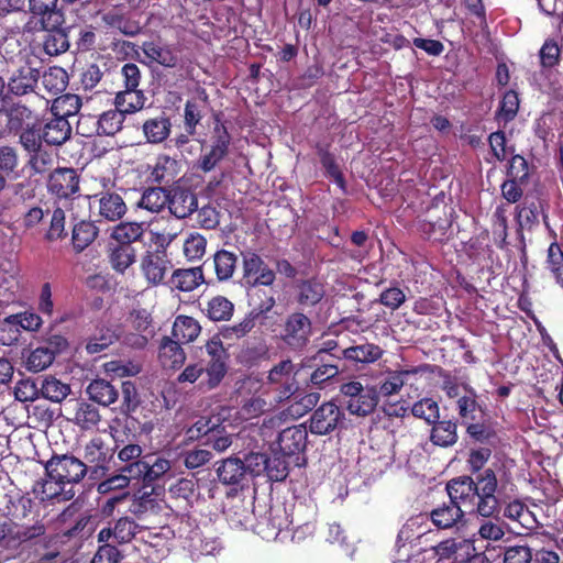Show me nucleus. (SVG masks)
<instances>
[{
	"label": "nucleus",
	"instance_id": "f257e3e1",
	"mask_svg": "<svg viewBox=\"0 0 563 563\" xmlns=\"http://www.w3.org/2000/svg\"><path fill=\"white\" fill-rule=\"evenodd\" d=\"M53 541L44 519H34L32 523L0 520V563L16 560L23 554L33 556L37 563H54L59 552L53 549Z\"/></svg>",
	"mask_w": 563,
	"mask_h": 563
},
{
	"label": "nucleus",
	"instance_id": "f03ea898",
	"mask_svg": "<svg viewBox=\"0 0 563 563\" xmlns=\"http://www.w3.org/2000/svg\"><path fill=\"white\" fill-rule=\"evenodd\" d=\"M449 498L461 508L483 518L497 519L501 512V500L498 498V478L490 467L484 468L475 477L459 476L450 479L445 487Z\"/></svg>",
	"mask_w": 563,
	"mask_h": 563
},
{
	"label": "nucleus",
	"instance_id": "7ed1b4c3",
	"mask_svg": "<svg viewBox=\"0 0 563 563\" xmlns=\"http://www.w3.org/2000/svg\"><path fill=\"white\" fill-rule=\"evenodd\" d=\"M45 477L33 486L41 501H69L75 496L73 487L88 476L84 461L70 453H54L44 463Z\"/></svg>",
	"mask_w": 563,
	"mask_h": 563
},
{
	"label": "nucleus",
	"instance_id": "20e7f679",
	"mask_svg": "<svg viewBox=\"0 0 563 563\" xmlns=\"http://www.w3.org/2000/svg\"><path fill=\"white\" fill-rule=\"evenodd\" d=\"M134 428V419L125 420L122 431L112 434L114 441V453L122 465L118 468L121 472H128L129 476L139 475L143 466V462L147 456H142L143 449L139 443L137 437L132 432Z\"/></svg>",
	"mask_w": 563,
	"mask_h": 563
},
{
	"label": "nucleus",
	"instance_id": "39448f33",
	"mask_svg": "<svg viewBox=\"0 0 563 563\" xmlns=\"http://www.w3.org/2000/svg\"><path fill=\"white\" fill-rule=\"evenodd\" d=\"M313 529L311 522L296 526L294 519H289L286 507L282 505L271 506L255 525L256 533L266 541L277 540L283 531L291 530L296 537L300 530L312 533Z\"/></svg>",
	"mask_w": 563,
	"mask_h": 563
},
{
	"label": "nucleus",
	"instance_id": "423d86ee",
	"mask_svg": "<svg viewBox=\"0 0 563 563\" xmlns=\"http://www.w3.org/2000/svg\"><path fill=\"white\" fill-rule=\"evenodd\" d=\"M250 474L254 477L265 475L271 482H284L294 466V461L271 445V454L251 452L246 455Z\"/></svg>",
	"mask_w": 563,
	"mask_h": 563
},
{
	"label": "nucleus",
	"instance_id": "0eeeda50",
	"mask_svg": "<svg viewBox=\"0 0 563 563\" xmlns=\"http://www.w3.org/2000/svg\"><path fill=\"white\" fill-rule=\"evenodd\" d=\"M170 239L156 233L154 250H147L141 257L140 268L148 285L158 286L164 283L165 276L172 268V260L167 254Z\"/></svg>",
	"mask_w": 563,
	"mask_h": 563
},
{
	"label": "nucleus",
	"instance_id": "6e6552de",
	"mask_svg": "<svg viewBox=\"0 0 563 563\" xmlns=\"http://www.w3.org/2000/svg\"><path fill=\"white\" fill-rule=\"evenodd\" d=\"M34 115L22 104L0 109V139L19 136L20 141H35Z\"/></svg>",
	"mask_w": 563,
	"mask_h": 563
},
{
	"label": "nucleus",
	"instance_id": "1a4fd4ad",
	"mask_svg": "<svg viewBox=\"0 0 563 563\" xmlns=\"http://www.w3.org/2000/svg\"><path fill=\"white\" fill-rule=\"evenodd\" d=\"M340 393L347 411L358 417L371 415L379 401L376 386H363L356 380L343 383L340 386Z\"/></svg>",
	"mask_w": 563,
	"mask_h": 563
},
{
	"label": "nucleus",
	"instance_id": "9d476101",
	"mask_svg": "<svg viewBox=\"0 0 563 563\" xmlns=\"http://www.w3.org/2000/svg\"><path fill=\"white\" fill-rule=\"evenodd\" d=\"M312 333V320L303 311L297 310L285 317L279 338L288 349L300 352L309 344Z\"/></svg>",
	"mask_w": 563,
	"mask_h": 563
},
{
	"label": "nucleus",
	"instance_id": "9b49d317",
	"mask_svg": "<svg viewBox=\"0 0 563 563\" xmlns=\"http://www.w3.org/2000/svg\"><path fill=\"white\" fill-rule=\"evenodd\" d=\"M453 210L446 206H431L416 221L417 231L427 240L443 241L452 227Z\"/></svg>",
	"mask_w": 563,
	"mask_h": 563
},
{
	"label": "nucleus",
	"instance_id": "f8f14e48",
	"mask_svg": "<svg viewBox=\"0 0 563 563\" xmlns=\"http://www.w3.org/2000/svg\"><path fill=\"white\" fill-rule=\"evenodd\" d=\"M308 431L303 424L288 427L278 433L277 440L272 445L294 461V466L302 467L307 463L305 451L307 448Z\"/></svg>",
	"mask_w": 563,
	"mask_h": 563
},
{
	"label": "nucleus",
	"instance_id": "ddd939ff",
	"mask_svg": "<svg viewBox=\"0 0 563 563\" xmlns=\"http://www.w3.org/2000/svg\"><path fill=\"white\" fill-rule=\"evenodd\" d=\"M82 456L88 468V477L97 481L108 476L114 450L109 448L102 438L95 437L85 444Z\"/></svg>",
	"mask_w": 563,
	"mask_h": 563
},
{
	"label": "nucleus",
	"instance_id": "4468645a",
	"mask_svg": "<svg viewBox=\"0 0 563 563\" xmlns=\"http://www.w3.org/2000/svg\"><path fill=\"white\" fill-rule=\"evenodd\" d=\"M65 410L66 419L84 432L98 430L102 421L99 408L84 398L68 400Z\"/></svg>",
	"mask_w": 563,
	"mask_h": 563
},
{
	"label": "nucleus",
	"instance_id": "2eb2a0df",
	"mask_svg": "<svg viewBox=\"0 0 563 563\" xmlns=\"http://www.w3.org/2000/svg\"><path fill=\"white\" fill-rule=\"evenodd\" d=\"M345 415L333 401L323 402L309 419V430L312 434L325 435L332 433L344 423Z\"/></svg>",
	"mask_w": 563,
	"mask_h": 563
},
{
	"label": "nucleus",
	"instance_id": "dca6fc26",
	"mask_svg": "<svg viewBox=\"0 0 563 563\" xmlns=\"http://www.w3.org/2000/svg\"><path fill=\"white\" fill-rule=\"evenodd\" d=\"M429 369L431 364L427 363L410 368L387 369L378 384V396L389 397L399 394L404 386L413 385L412 378L418 374H426Z\"/></svg>",
	"mask_w": 563,
	"mask_h": 563
},
{
	"label": "nucleus",
	"instance_id": "f3484780",
	"mask_svg": "<svg viewBox=\"0 0 563 563\" xmlns=\"http://www.w3.org/2000/svg\"><path fill=\"white\" fill-rule=\"evenodd\" d=\"M548 202L539 197L529 198L517 203L515 208V219L520 229L532 230L540 223V216L547 228H550L549 216L547 212Z\"/></svg>",
	"mask_w": 563,
	"mask_h": 563
},
{
	"label": "nucleus",
	"instance_id": "a211bd4d",
	"mask_svg": "<svg viewBox=\"0 0 563 563\" xmlns=\"http://www.w3.org/2000/svg\"><path fill=\"white\" fill-rule=\"evenodd\" d=\"M243 278L253 286H271L276 279L273 269L253 250L241 252Z\"/></svg>",
	"mask_w": 563,
	"mask_h": 563
},
{
	"label": "nucleus",
	"instance_id": "6ab92c4d",
	"mask_svg": "<svg viewBox=\"0 0 563 563\" xmlns=\"http://www.w3.org/2000/svg\"><path fill=\"white\" fill-rule=\"evenodd\" d=\"M295 365L290 360H283L269 371L267 379L269 385L278 391L277 401L289 399L298 387L294 378Z\"/></svg>",
	"mask_w": 563,
	"mask_h": 563
},
{
	"label": "nucleus",
	"instance_id": "aec40b11",
	"mask_svg": "<svg viewBox=\"0 0 563 563\" xmlns=\"http://www.w3.org/2000/svg\"><path fill=\"white\" fill-rule=\"evenodd\" d=\"M292 296L303 311L321 302L325 296V286L317 277L297 279L292 286Z\"/></svg>",
	"mask_w": 563,
	"mask_h": 563
},
{
	"label": "nucleus",
	"instance_id": "412c9836",
	"mask_svg": "<svg viewBox=\"0 0 563 563\" xmlns=\"http://www.w3.org/2000/svg\"><path fill=\"white\" fill-rule=\"evenodd\" d=\"M47 190L57 198L67 199L79 190V176L74 168H56L49 174Z\"/></svg>",
	"mask_w": 563,
	"mask_h": 563
},
{
	"label": "nucleus",
	"instance_id": "4be33fe9",
	"mask_svg": "<svg viewBox=\"0 0 563 563\" xmlns=\"http://www.w3.org/2000/svg\"><path fill=\"white\" fill-rule=\"evenodd\" d=\"M203 265L212 267L218 283H227L233 279L238 271L239 256L235 252L222 247L206 260Z\"/></svg>",
	"mask_w": 563,
	"mask_h": 563
},
{
	"label": "nucleus",
	"instance_id": "5701e85b",
	"mask_svg": "<svg viewBox=\"0 0 563 563\" xmlns=\"http://www.w3.org/2000/svg\"><path fill=\"white\" fill-rule=\"evenodd\" d=\"M3 499L5 519L13 521L25 519L34 506V501L29 496V493H24L19 488L8 490Z\"/></svg>",
	"mask_w": 563,
	"mask_h": 563
},
{
	"label": "nucleus",
	"instance_id": "b1692460",
	"mask_svg": "<svg viewBox=\"0 0 563 563\" xmlns=\"http://www.w3.org/2000/svg\"><path fill=\"white\" fill-rule=\"evenodd\" d=\"M33 128L35 130V141H68L71 134V126L67 119L55 115L46 123L34 117Z\"/></svg>",
	"mask_w": 563,
	"mask_h": 563
},
{
	"label": "nucleus",
	"instance_id": "393cba45",
	"mask_svg": "<svg viewBox=\"0 0 563 563\" xmlns=\"http://www.w3.org/2000/svg\"><path fill=\"white\" fill-rule=\"evenodd\" d=\"M198 209L196 195L188 188L175 187L169 190L168 210L177 219H185Z\"/></svg>",
	"mask_w": 563,
	"mask_h": 563
},
{
	"label": "nucleus",
	"instance_id": "a878e982",
	"mask_svg": "<svg viewBox=\"0 0 563 563\" xmlns=\"http://www.w3.org/2000/svg\"><path fill=\"white\" fill-rule=\"evenodd\" d=\"M208 107V95L206 90H199L197 96L188 99L184 109V128L188 135H194L196 129L203 118Z\"/></svg>",
	"mask_w": 563,
	"mask_h": 563
},
{
	"label": "nucleus",
	"instance_id": "bb28decb",
	"mask_svg": "<svg viewBox=\"0 0 563 563\" xmlns=\"http://www.w3.org/2000/svg\"><path fill=\"white\" fill-rule=\"evenodd\" d=\"M88 399L102 407H110L119 398V388L104 378H95L86 386Z\"/></svg>",
	"mask_w": 563,
	"mask_h": 563
},
{
	"label": "nucleus",
	"instance_id": "cd10ccee",
	"mask_svg": "<svg viewBox=\"0 0 563 563\" xmlns=\"http://www.w3.org/2000/svg\"><path fill=\"white\" fill-rule=\"evenodd\" d=\"M158 360L164 368H180L186 361L181 343L172 336H163L158 347Z\"/></svg>",
	"mask_w": 563,
	"mask_h": 563
},
{
	"label": "nucleus",
	"instance_id": "c85d7f7f",
	"mask_svg": "<svg viewBox=\"0 0 563 563\" xmlns=\"http://www.w3.org/2000/svg\"><path fill=\"white\" fill-rule=\"evenodd\" d=\"M250 474L249 462L239 457L223 460L217 468V476L223 485H239Z\"/></svg>",
	"mask_w": 563,
	"mask_h": 563
},
{
	"label": "nucleus",
	"instance_id": "c756f323",
	"mask_svg": "<svg viewBox=\"0 0 563 563\" xmlns=\"http://www.w3.org/2000/svg\"><path fill=\"white\" fill-rule=\"evenodd\" d=\"M30 152L29 164L37 174L47 172L54 164L55 153L52 145H63L64 143H22Z\"/></svg>",
	"mask_w": 563,
	"mask_h": 563
},
{
	"label": "nucleus",
	"instance_id": "7c9ffc66",
	"mask_svg": "<svg viewBox=\"0 0 563 563\" xmlns=\"http://www.w3.org/2000/svg\"><path fill=\"white\" fill-rule=\"evenodd\" d=\"M99 235V228L91 220H79L71 227V247L76 254L82 253Z\"/></svg>",
	"mask_w": 563,
	"mask_h": 563
},
{
	"label": "nucleus",
	"instance_id": "2f4dec72",
	"mask_svg": "<svg viewBox=\"0 0 563 563\" xmlns=\"http://www.w3.org/2000/svg\"><path fill=\"white\" fill-rule=\"evenodd\" d=\"M99 216L108 221L121 220L128 211V207L121 195L106 190L99 195Z\"/></svg>",
	"mask_w": 563,
	"mask_h": 563
},
{
	"label": "nucleus",
	"instance_id": "473e14b6",
	"mask_svg": "<svg viewBox=\"0 0 563 563\" xmlns=\"http://www.w3.org/2000/svg\"><path fill=\"white\" fill-rule=\"evenodd\" d=\"M344 360L355 364H372L384 355V350L374 343L365 342L341 350Z\"/></svg>",
	"mask_w": 563,
	"mask_h": 563
},
{
	"label": "nucleus",
	"instance_id": "72a5a7b5",
	"mask_svg": "<svg viewBox=\"0 0 563 563\" xmlns=\"http://www.w3.org/2000/svg\"><path fill=\"white\" fill-rule=\"evenodd\" d=\"M465 510H463L455 501L449 500L431 510L430 519L432 523L439 529H450L455 527L464 518Z\"/></svg>",
	"mask_w": 563,
	"mask_h": 563
},
{
	"label": "nucleus",
	"instance_id": "f704fd0d",
	"mask_svg": "<svg viewBox=\"0 0 563 563\" xmlns=\"http://www.w3.org/2000/svg\"><path fill=\"white\" fill-rule=\"evenodd\" d=\"M430 430V441L433 445L440 448L453 446L457 440V422L454 420H440L435 419Z\"/></svg>",
	"mask_w": 563,
	"mask_h": 563
},
{
	"label": "nucleus",
	"instance_id": "c9c22d12",
	"mask_svg": "<svg viewBox=\"0 0 563 563\" xmlns=\"http://www.w3.org/2000/svg\"><path fill=\"white\" fill-rule=\"evenodd\" d=\"M170 283L179 291L189 292L205 282L202 266L191 268H177L173 272Z\"/></svg>",
	"mask_w": 563,
	"mask_h": 563
},
{
	"label": "nucleus",
	"instance_id": "e433bc0d",
	"mask_svg": "<svg viewBox=\"0 0 563 563\" xmlns=\"http://www.w3.org/2000/svg\"><path fill=\"white\" fill-rule=\"evenodd\" d=\"M201 312L212 322L229 321L234 314V303L222 295L210 298Z\"/></svg>",
	"mask_w": 563,
	"mask_h": 563
},
{
	"label": "nucleus",
	"instance_id": "4c0bfd02",
	"mask_svg": "<svg viewBox=\"0 0 563 563\" xmlns=\"http://www.w3.org/2000/svg\"><path fill=\"white\" fill-rule=\"evenodd\" d=\"M201 333L200 323L190 316L179 314L175 318L172 328V338L181 344L194 342Z\"/></svg>",
	"mask_w": 563,
	"mask_h": 563
},
{
	"label": "nucleus",
	"instance_id": "58836bf2",
	"mask_svg": "<svg viewBox=\"0 0 563 563\" xmlns=\"http://www.w3.org/2000/svg\"><path fill=\"white\" fill-rule=\"evenodd\" d=\"M38 71L32 67H21L10 77L8 82L9 90L22 96L32 91L37 82Z\"/></svg>",
	"mask_w": 563,
	"mask_h": 563
},
{
	"label": "nucleus",
	"instance_id": "ea45409f",
	"mask_svg": "<svg viewBox=\"0 0 563 563\" xmlns=\"http://www.w3.org/2000/svg\"><path fill=\"white\" fill-rule=\"evenodd\" d=\"M68 236L66 229V212L58 205L54 206L51 212L48 225L44 232L43 239L47 243L63 241Z\"/></svg>",
	"mask_w": 563,
	"mask_h": 563
},
{
	"label": "nucleus",
	"instance_id": "a19ab883",
	"mask_svg": "<svg viewBox=\"0 0 563 563\" xmlns=\"http://www.w3.org/2000/svg\"><path fill=\"white\" fill-rule=\"evenodd\" d=\"M145 101L146 97L142 90L124 89L119 91L114 98L117 111L122 115L141 110L144 107Z\"/></svg>",
	"mask_w": 563,
	"mask_h": 563
},
{
	"label": "nucleus",
	"instance_id": "79ce46f5",
	"mask_svg": "<svg viewBox=\"0 0 563 563\" xmlns=\"http://www.w3.org/2000/svg\"><path fill=\"white\" fill-rule=\"evenodd\" d=\"M143 466L136 476L137 481H142L144 488L162 478L172 467L170 462L164 457H156L154 462H150L146 457Z\"/></svg>",
	"mask_w": 563,
	"mask_h": 563
},
{
	"label": "nucleus",
	"instance_id": "37998d69",
	"mask_svg": "<svg viewBox=\"0 0 563 563\" xmlns=\"http://www.w3.org/2000/svg\"><path fill=\"white\" fill-rule=\"evenodd\" d=\"M169 191L163 187H148L146 188L137 206L153 213L161 212L165 207H168Z\"/></svg>",
	"mask_w": 563,
	"mask_h": 563
},
{
	"label": "nucleus",
	"instance_id": "c03bdc74",
	"mask_svg": "<svg viewBox=\"0 0 563 563\" xmlns=\"http://www.w3.org/2000/svg\"><path fill=\"white\" fill-rule=\"evenodd\" d=\"M145 233L144 223L140 222H121L113 228L111 238L120 244L132 245L134 242L141 241Z\"/></svg>",
	"mask_w": 563,
	"mask_h": 563
},
{
	"label": "nucleus",
	"instance_id": "a18cd8bd",
	"mask_svg": "<svg viewBox=\"0 0 563 563\" xmlns=\"http://www.w3.org/2000/svg\"><path fill=\"white\" fill-rule=\"evenodd\" d=\"M142 51L151 62H155L165 67H175L178 58L167 46H161L153 41L144 42Z\"/></svg>",
	"mask_w": 563,
	"mask_h": 563
},
{
	"label": "nucleus",
	"instance_id": "49530a36",
	"mask_svg": "<svg viewBox=\"0 0 563 563\" xmlns=\"http://www.w3.org/2000/svg\"><path fill=\"white\" fill-rule=\"evenodd\" d=\"M30 10L34 14L29 22L25 23L23 31L31 32L34 30H43L45 27L44 20L36 16H43L54 11L57 0H29Z\"/></svg>",
	"mask_w": 563,
	"mask_h": 563
},
{
	"label": "nucleus",
	"instance_id": "de8ad7c7",
	"mask_svg": "<svg viewBox=\"0 0 563 563\" xmlns=\"http://www.w3.org/2000/svg\"><path fill=\"white\" fill-rule=\"evenodd\" d=\"M135 257L136 251L133 245H123L120 243H117L109 254L111 266L118 273H124V271L135 262Z\"/></svg>",
	"mask_w": 563,
	"mask_h": 563
},
{
	"label": "nucleus",
	"instance_id": "09e8293b",
	"mask_svg": "<svg viewBox=\"0 0 563 563\" xmlns=\"http://www.w3.org/2000/svg\"><path fill=\"white\" fill-rule=\"evenodd\" d=\"M177 174L178 162L169 156H159L152 170L151 178L158 184H169L174 181Z\"/></svg>",
	"mask_w": 563,
	"mask_h": 563
},
{
	"label": "nucleus",
	"instance_id": "8fccbe9b",
	"mask_svg": "<svg viewBox=\"0 0 563 563\" xmlns=\"http://www.w3.org/2000/svg\"><path fill=\"white\" fill-rule=\"evenodd\" d=\"M256 313L249 312L240 322L232 325H224L218 334L223 340H239L246 336L256 325Z\"/></svg>",
	"mask_w": 563,
	"mask_h": 563
},
{
	"label": "nucleus",
	"instance_id": "3c124183",
	"mask_svg": "<svg viewBox=\"0 0 563 563\" xmlns=\"http://www.w3.org/2000/svg\"><path fill=\"white\" fill-rule=\"evenodd\" d=\"M40 393L45 399L60 402L70 394V386L54 376H48L42 380Z\"/></svg>",
	"mask_w": 563,
	"mask_h": 563
},
{
	"label": "nucleus",
	"instance_id": "603ef678",
	"mask_svg": "<svg viewBox=\"0 0 563 563\" xmlns=\"http://www.w3.org/2000/svg\"><path fill=\"white\" fill-rule=\"evenodd\" d=\"M268 358L269 351L264 342L246 344L241 349L238 355L239 362L249 367L258 365L262 361Z\"/></svg>",
	"mask_w": 563,
	"mask_h": 563
},
{
	"label": "nucleus",
	"instance_id": "864d4df0",
	"mask_svg": "<svg viewBox=\"0 0 563 563\" xmlns=\"http://www.w3.org/2000/svg\"><path fill=\"white\" fill-rule=\"evenodd\" d=\"M43 48L46 54L56 56L69 48V40L65 30L55 29L44 35Z\"/></svg>",
	"mask_w": 563,
	"mask_h": 563
},
{
	"label": "nucleus",
	"instance_id": "5fc2aeb1",
	"mask_svg": "<svg viewBox=\"0 0 563 563\" xmlns=\"http://www.w3.org/2000/svg\"><path fill=\"white\" fill-rule=\"evenodd\" d=\"M319 155L325 176L332 179L338 187L344 191L346 186L345 178L334 155L323 147H319Z\"/></svg>",
	"mask_w": 563,
	"mask_h": 563
},
{
	"label": "nucleus",
	"instance_id": "6e6d98bb",
	"mask_svg": "<svg viewBox=\"0 0 563 563\" xmlns=\"http://www.w3.org/2000/svg\"><path fill=\"white\" fill-rule=\"evenodd\" d=\"M81 107L80 98L77 95L66 93L57 97L52 104V112L57 118L75 115Z\"/></svg>",
	"mask_w": 563,
	"mask_h": 563
},
{
	"label": "nucleus",
	"instance_id": "4d7b16f0",
	"mask_svg": "<svg viewBox=\"0 0 563 563\" xmlns=\"http://www.w3.org/2000/svg\"><path fill=\"white\" fill-rule=\"evenodd\" d=\"M463 388L466 394L461 396L456 401L457 412L461 419L473 421L475 420V411L481 409L477 402V394L476 390L468 385H464Z\"/></svg>",
	"mask_w": 563,
	"mask_h": 563
},
{
	"label": "nucleus",
	"instance_id": "13d9d810",
	"mask_svg": "<svg viewBox=\"0 0 563 563\" xmlns=\"http://www.w3.org/2000/svg\"><path fill=\"white\" fill-rule=\"evenodd\" d=\"M228 144L229 143H216L210 148L202 146L199 168L206 173L212 170L228 153Z\"/></svg>",
	"mask_w": 563,
	"mask_h": 563
},
{
	"label": "nucleus",
	"instance_id": "bf43d9fd",
	"mask_svg": "<svg viewBox=\"0 0 563 563\" xmlns=\"http://www.w3.org/2000/svg\"><path fill=\"white\" fill-rule=\"evenodd\" d=\"M42 84L49 92L57 95L64 91L68 84V75L60 67H51L44 73Z\"/></svg>",
	"mask_w": 563,
	"mask_h": 563
},
{
	"label": "nucleus",
	"instance_id": "052dcab7",
	"mask_svg": "<svg viewBox=\"0 0 563 563\" xmlns=\"http://www.w3.org/2000/svg\"><path fill=\"white\" fill-rule=\"evenodd\" d=\"M545 262L556 284L563 288V251L558 242L550 244Z\"/></svg>",
	"mask_w": 563,
	"mask_h": 563
},
{
	"label": "nucleus",
	"instance_id": "680f3d73",
	"mask_svg": "<svg viewBox=\"0 0 563 563\" xmlns=\"http://www.w3.org/2000/svg\"><path fill=\"white\" fill-rule=\"evenodd\" d=\"M170 126L169 120L161 117L146 121L143 130L147 141H165L169 135Z\"/></svg>",
	"mask_w": 563,
	"mask_h": 563
},
{
	"label": "nucleus",
	"instance_id": "e2e57ef3",
	"mask_svg": "<svg viewBox=\"0 0 563 563\" xmlns=\"http://www.w3.org/2000/svg\"><path fill=\"white\" fill-rule=\"evenodd\" d=\"M228 368V362H208L203 367L207 378L200 383L201 387L207 389L217 388L225 377Z\"/></svg>",
	"mask_w": 563,
	"mask_h": 563
},
{
	"label": "nucleus",
	"instance_id": "0e129e2a",
	"mask_svg": "<svg viewBox=\"0 0 563 563\" xmlns=\"http://www.w3.org/2000/svg\"><path fill=\"white\" fill-rule=\"evenodd\" d=\"M137 523L128 517L120 518L111 528V532L113 534V541L119 544H124L130 542L137 532Z\"/></svg>",
	"mask_w": 563,
	"mask_h": 563
},
{
	"label": "nucleus",
	"instance_id": "69168bd1",
	"mask_svg": "<svg viewBox=\"0 0 563 563\" xmlns=\"http://www.w3.org/2000/svg\"><path fill=\"white\" fill-rule=\"evenodd\" d=\"M207 249L206 238L198 233L191 232L184 241V255L189 261L200 260Z\"/></svg>",
	"mask_w": 563,
	"mask_h": 563
},
{
	"label": "nucleus",
	"instance_id": "338daca9",
	"mask_svg": "<svg viewBox=\"0 0 563 563\" xmlns=\"http://www.w3.org/2000/svg\"><path fill=\"white\" fill-rule=\"evenodd\" d=\"M123 115L118 111L104 112L98 120V134L114 136L122 129Z\"/></svg>",
	"mask_w": 563,
	"mask_h": 563
},
{
	"label": "nucleus",
	"instance_id": "774afa93",
	"mask_svg": "<svg viewBox=\"0 0 563 563\" xmlns=\"http://www.w3.org/2000/svg\"><path fill=\"white\" fill-rule=\"evenodd\" d=\"M411 413L416 418L426 420L429 424L440 418L439 405L432 398H423L415 402L411 408Z\"/></svg>",
	"mask_w": 563,
	"mask_h": 563
}]
</instances>
